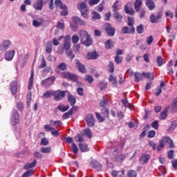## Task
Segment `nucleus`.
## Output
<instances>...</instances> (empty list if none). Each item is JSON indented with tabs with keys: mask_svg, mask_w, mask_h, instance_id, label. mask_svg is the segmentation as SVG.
<instances>
[{
	"mask_svg": "<svg viewBox=\"0 0 177 177\" xmlns=\"http://www.w3.org/2000/svg\"><path fill=\"white\" fill-rule=\"evenodd\" d=\"M142 5V0H135L134 2V9L131 7H128V4L124 6V12L125 14H128L131 16H135L136 12H139L140 11V19H142L145 17L146 11L145 9H141V6Z\"/></svg>",
	"mask_w": 177,
	"mask_h": 177,
	"instance_id": "1",
	"label": "nucleus"
},
{
	"mask_svg": "<svg viewBox=\"0 0 177 177\" xmlns=\"http://www.w3.org/2000/svg\"><path fill=\"white\" fill-rule=\"evenodd\" d=\"M79 37H80V42L82 45L88 47L93 45V39L87 32V30L79 31Z\"/></svg>",
	"mask_w": 177,
	"mask_h": 177,
	"instance_id": "2",
	"label": "nucleus"
},
{
	"mask_svg": "<svg viewBox=\"0 0 177 177\" xmlns=\"http://www.w3.org/2000/svg\"><path fill=\"white\" fill-rule=\"evenodd\" d=\"M166 145H169V149H174L176 147L175 144L171 138L169 137H163L160 140L159 145L156 147L158 151H161L162 148H165Z\"/></svg>",
	"mask_w": 177,
	"mask_h": 177,
	"instance_id": "3",
	"label": "nucleus"
},
{
	"mask_svg": "<svg viewBox=\"0 0 177 177\" xmlns=\"http://www.w3.org/2000/svg\"><path fill=\"white\" fill-rule=\"evenodd\" d=\"M78 10H80L81 15L83 18L87 19L88 18L89 9L84 2L78 4Z\"/></svg>",
	"mask_w": 177,
	"mask_h": 177,
	"instance_id": "4",
	"label": "nucleus"
},
{
	"mask_svg": "<svg viewBox=\"0 0 177 177\" xmlns=\"http://www.w3.org/2000/svg\"><path fill=\"white\" fill-rule=\"evenodd\" d=\"M62 77L66 80H69L73 82H77L79 77L75 73H71L68 71L62 72L60 74Z\"/></svg>",
	"mask_w": 177,
	"mask_h": 177,
	"instance_id": "5",
	"label": "nucleus"
},
{
	"mask_svg": "<svg viewBox=\"0 0 177 177\" xmlns=\"http://www.w3.org/2000/svg\"><path fill=\"white\" fill-rule=\"evenodd\" d=\"M20 116L18 111L14 109L11 113V124L12 127H16L19 124Z\"/></svg>",
	"mask_w": 177,
	"mask_h": 177,
	"instance_id": "6",
	"label": "nucleus"
},
{
	"mask_svg": "<svg viewBox=\"0 0 177 177\" xmlns=\"http://www.w3.org/2000/svg\"><path fill=\"white\" fill-rule=\"evenodd\" d=\"M55 80H56V77H55L54 76L48 77L42 81L41 85H42V86H44V88H48L54 84Z\"/></svg>",
	"mask_w": 177,
	"mask_h": 177,
	"instance_id": "7",
	"label": "nucleus"
},
{
	"mask_svg": "<svg viewBox=\"0 0 177 177\" xmlns=\"http://www.w3.org/2000/svg\"><path fill=\"white\" fill-rule=\"evenodd\" d=\"M68 91H60L57 90L54 93V99L56 101H61L66 96V93H68Z\"/></svg>",
	"mask_w": 177,
	"mask_h": 177,
	"instance_id": "8",
	"label": "nucleus"
},
{
	"mask_svg": "<svg viewBox=\"0 0 177 177\" xmlns=\"http://www.w3.org/2000/svg\"><path fill=\"white\" fill-rule=\"evenodd\" d=\"M162 17V12L159 11L158 12V15L155 16L154 15H150V22L152 24H156V23H160V19Z\"/></svg>",
	"mask_w": 177,
	"mask_h": 177,
	"instance_id": "9",
	"label": "nucleus"
},
{
	"mask_svg": "<svg viewBox=\"0 0 177 177\" xmlns=\"http://www.w3.org/2000/svg\"><path fill=\"white\" fill-rule=\"evenodd\" d=\"M86 122L87 127H93L95 126V118H93L92 114L88 113L86 115Z\"/></svg>",
	"mask_w": 177,
	"mask_h": 177,
	"instance_id": "10",
	"label": "nucleus"
},
{
	"mask_svg": "<svg viewBox=\"0 0 177 177\" xmlns=\"http://www.w3.org/2000/svg\"><path fill=\"white\" fill-rule=\"evenodd\" d=\"M75 67H77L78 71L82 74L87 73V70H86L85 65L82 64L77 59H75Z\"/></svg>",
	"mask_w": 177,
	"mask_h": 177,
	"instance_id": "11",
	"label": "nucleus"
},
{
	"mask_svg": "<svg viewBox=\"0 0 177 177\" xmlns=\"http://www.w3.org/2000/svg\"><path fill=\"white\" fill-rule=\"evenodd\" d=\"M150 159V155L147 153H141L140 156L139 157V162L141 165L147 164Z\"/></svg>",
	"mask_w": 177,
	"mask_h": 177,
	"instance_id": "12",
	"label": "nucleus"
},
{
	"mask_svg": "<svg viewBox=\"0 0 177 177\" xmlns=\"http://www.w3.org/2000/svg\"><path fill=\"white\" fill-rule=\"evenodd\" d=\"M18 82L14 80L10 84V91H11L13 95H15L18 91Z\"/></svg>",
	"mask_w": 177,
	"mask_h": 177,
	"instance_id": "13",
	"label": "nucleus"
},
{
	"mask_svg": "<svg viewBox=\"0 0 177 177\" xmlns=\"http://www.w3.org/2000/svg\"><path fill=\"white\" fill-rule=\"evenodd\" d=\"M106 25L107 26L105 28V32L108 36L112 37L115 35V29L112 28L110 24L106 23Z\"/></svg>",
	"mask_w": 177,
	"mask_h": 177,
	"instance_id": "14",
	"label": "nucleus"
},
{
	"mask_svg": "<svg viewBox=\"0 0 177 177\" xmlns=\"http://www.w3.org/2000/svg\"><path fill=\"white\" fill-rule=\"evenodd\" d=\"M121 32L124 34L133 35L135 33V28L134 26H129V28L125 26L124 28H122Z\"/></svg>",
	"mask_w": 177,
	"mask_h": 177,
	"instance_id": "15",
	"label": "nucleus"
},
{
	"mask_svg": "<svg viewBox=\"0 0 177 177\" xmlns=\"http://www.w3.org/2000/svg\"><path fill=\"white\" fill-rule=\"evenodd\" d=\"M67 93H68L67 100H68V102H69V104H70V106H75L76 97L75 96H73L71 93H70L69 92H67Z\"/></svg>",
	"mask_w": 177,
	"mask_h": 177,
	"instance_id": "16",
	"label": "nucleus"
},
{
	"mask_svg": "<svg viewBox=\"0 0 177 177\" xmlns=\"http://www.w3.org/2000/svg\"><path fill=\"white\" fill-rule=\"evenodd\" d=\"M43 5V0H37L35 3H33L32 7L36 10H42Z\"/></svg>",
	"mask_w": 177,
	"mask_h": 177,
	"instance_id": "17",
	"label": "nucleus"
},
{
	"mask_svg": "<svg viewBox=\"0 0 177 177\" xmlns=\"http://www.w3.org/2000/svg\"><path fill=\"white\" fill-rule=\"evenodd\" d=\"M99 57V54L95 51L90 52L86 54V59L88 60H95Z\"/></svg>",
	"mask_w": 177,
	"mask_h": 177,
	"instance_id": "18",
	"label": "nucleus"
},
{
	"mask_svg": "<svg viewBox=\"0 0 177 177\" xmlns=\"http://www.w3.org/2000/svg\"><path fill=\"white\" fill-rule=\"evenodd\" d=\"M72 21H73L75 24L80 26H84L86 25L85 21L82 20L81 18L78 17H73V18H72Z\"/></svg>",
	"mask_w": 177,
	"mask_h": 177,
	"instance_id": "19",
	"label": "nucleus"
},
{
	"mask_svg": "<svg viewBox=\"0 0 177 177\" xmlns=\"http://www.w3.org/2000/svg\"><path fill=\"white\" fill-rule=\"evenodd\" d=\"M90 164L93 168L96 169L97 171H100L102 169V165H101L96 160H93L90 162Z\"/></svg>",
	"mask_w": 177,
	"mask_h": 177,
	"instance_id": "20",
	"label": "nucleus"
},
{
	"mask_svg": "<svg viewBox=\"0 0 177 177\" xmlns=\"http://www.w3.org/2000/svg\"><path fill=\"white\" fill-rule=\"evenodd\" d=\"M10 45L11 41L10 40H4L1 44V49L2 50L6 51L9 48V46H10Z\"/></svg>",
	"mask_w": 177,
	"mask_h": 177,
	"instance_id": "21",
	"label": "nucleus"
},
{
	"mask_svg": "<svg viewBox=\"0 0 177 177\" xmlns=\"http://www.w3.org/2000/svg\"><path fill=\"white\" fill-rule=\"evenodd\" d=\"M145 4L149 10H153L156 8V5L153 0H146Z\"/></svg>",
	"mask_w": 177,
	"mask_h": 177,
	"instance_id": "22",
	"label": "nucleus"
},
{
	"mask_svg": "<svg viewBox=\"0 0 177 177\" xmlns=\"http://www.w3.org/2000/svg\"><path fill=\"white\" fill-rule=\"evenodd\" d=\"M15 51L12 50V51H8L6 53L5 58L7 61L10 62L12 61L13 57L15 56Z\"/></svg>",
	"mask_w": 177,
	"mask_h": 177,
	"instance_id": "23",
	"label": "nucleus"
},
{
	"mask_svg": "<svg viewBox=\"0 0 177 177\" xmlns=\"http://www.w3.org/2000/svg\"><path fill=\"white\" fill-rule=\"evenodd\" d=\"M37 160L35 159L33 160L32 162H31V163H26L24 166V169L28 170L30 168H34L37 165Z\"/></svg>",
	"mask_w": 177,
	"mask_h": 177,
	"instance_id": "24",
	"label": "nucleus"
},
{
	"mask_svg": "<svg viewBox=\"0 0 177 177\" xmlns=\"http://www.w3.org/2000/svg\"><path fill=\"white\" fill-rule=\"evenodd\" d=\"M102 115H104L106 120L110 119V111L106 106H104V108H102L101 109Z\"/></svg>",
	"mask_w": 177,
	"mask_h": 177,
	"instance_id": "25",
	"label": "nucleus"
},
{
	"mask_svg": "<svg viewBox=\"0 0 177 177\" xmlns=\"http://www.w3.org/2000/svg\"><path fill=\"white\" fill-rule=\"evenodd\" d=\"M78 147H79V149H80L82 153H86L89 151V148L87 144L79 143Z\"/></svg>",
	"mask_w": 177,
	"mask_h": 177,
	"instance_id": "26",
	"label": "nucleus"
},
{
	"mask_svg": "<svg viewBox=\"0 0 177 177\" xmlns=\"http://www.w3.org/2000/svg\"><path fill=\"white\" fill-rule=\"evenodd\" d=\"M85 134L83 133L82 132L79 133L77 136L74 137V139L75 140V142H84V137Z\"/></svg>",
	"mask_w": 177,
	"mask_h": 177,
	"instance_id": "27",
	"label": "nucleus"
},
{
	"mask_svg": "<svg viewBox=\"0 0 177 177\" xmlns=\"http://www.w3.org/2000/svg\"><path fill=\"white\" fill-rule=\"evenodd\" d=\"M125 159H126V153H121V154L117 155V156L115 157L116 162L120 164H122Z\"/></svg>",
	"mask_w": 177,
	"mask_h": 177,
	"instance_id": "28",
	"label": "nucleus"
},
{
	"mask_svg": "<svg viewBox=\"0 0 177 177\" xmlns=\"http://www.w3.org/2000/svg\"><path fill=\"white\" fill-rule=\"evenodd\" d=\"M33 84H34V72L31 73L30 77H29L28 80V89L31 90L33 88Z\"/></svg>",
	"mask_w": 177,
	"mask_h": 177,
	"instance_id": "29",
	"label": "nucleus"
},
{
	"mask_svg": "<svg viewBox=\"0 0 177 177\" xmlns=\"http://www.w3.org/2000/svg\"><path fill=\"white\" fill-rule=\"evenodd\" d=\"M109 81L110 83L113 84V86L116 87L117 86V77L114 76V75H109Z\"/></svg>",
	"mask_w": 177,
	"mask_h": 177,
	"instance_id": "30",
	"label": "nucleus"
},
{
	"mask_svg": "<svg viewBox=\"0 0 177 177\" xmlns=\"http://www.w3.org/2000/svg\"><path fill=\"white\" fill-rule=\"evenodd\" d=\"M71 47V44L70 43V41L68 38L64 39V49L66 50V51L70 50V48Z\"/></svg>",
	"mask_w": 177,
	"mask_h": 177,
	"instance_id": "31",
	"label": "nucleus"
},
{
	"mask_svg": "<svg viewBox=\"0 0 177 177\" xmlns=\"http://www.w3.org/2000/svg\"><path fill=\"white\" fill-rule=\"evenodd\" d=\"M56 68L59 71H67L68 65L65 62H62L58 64V66H57V67H56Z\"/></svg>",
	"mask_w": 177,
	"mask_h": 177,
	"instance_id": "32",
	"label": "nucleus"
},
{
	"mask_svg": "<svg viewBox=\"0 0 177 177\" xmlns=\"http://www.w3.org/2000/svg\"><path fill=\"white\" fill-rule=\"evenodd\" d=\"M142 76L144 77H146L147 80H153L154 79V73H146V72H142Z\"/></svg>",
	"mask_w": 177,
	"mask_h": 177,
	"instance_id": "33",
	"label": "nucleus"
},
{
	"mask_svg": "<svg viewBox=\"0 0 177 177\" xmlns=\"http://www.w3.org/2000/svg\"><path fill=\"white\" fill-rule=\"evenodd\" d=\"M43 23H44L43 19L39 18V21H37V20L32 21V26H33V27H37V28L41 27V25L43 24Z\"/></svg>",
	"mask_w": 177,
	"mask_h": 177,
	"instance_id": "34",
	"label": "nucleus"
},
{
	"mask_svg": "<svg viewBox=\"0 0 177 177\" xmlns=\"http://www.w3.org/2000/svg\"><path fill=\"white\" fill-rule=\"evenodd\" d=\"M177 127V122L176 120L171 122V125L169 129H167V131L169 132H173L175 131V129Z\"/></svg>",
	"mask_w": 177,
	"mask_h": 177,
	"instance_id": "35",
	"label": "nucleus"
},
{
	"mask_svg": "<svg viewBox=\"0 0 177 177\" xmlns=\"http://www.w3.org/2000/svg\"><path fill=\"white\" fill-rule=\"evenodd\" d=\"M168 116V108L164 109L161 113H160V120H165Z\"/></svg>",
	"mask_w": 177,
	"mask_h": 177,
	"instance_id": "36",
	"label": "nucleus"
},
{
	"mask_svg": "<svg viewBox=\"0 0 177 177\" xmlns=\"http://www.w3.org/2000/svg\"><path fill=\"white\" fill-rule=\"evenodd\" d=\"M97 88H100L102 91L106 88L107 83L104 81H101L97 84Z\"/></svg>",
	"mask_w": 177,
	"mask_h": 177,
	"instance_id": "37",
	"label": "nucleus"
},
{
	"mask_svg": "<svg viewBox=\"0 0 177 177\" xmlns=\"http://www.w3.org/2000/svg\"><path fill=\"white\" fill-rule=\"evenodd\" d=\"M55 5L56 7H58L60 9H66V8L67 7L66 5L63 4L61 0H55Z\"/></svg>",
	"mask_w": 177,
	"mask_h": 177,
	"instance_id": "38",
	"label": "nucleus"
},
{
	"mask_svg": "<svg viewBox=\"0 0 177 177\" xmlns=\"http://www.w3.org/2000/svg\"><path fill=\"white\" fill-rule=\"evenodd\" d=\"M134 77H135V82L136 83H138L139 82H140V80H142V77H143V75L140 73H135L134 74Z\"/></svg>",
	"mask_w": 177,
	"mask_h": 177,
	"instance_id": "39",
	"label": "nucleus"
},
{
	"mask_svg": "<svg viewBox=\"0 0 177 177\" xmlns=\"http://www.w3.org/2000/svg\"><path fill=\"white\" fill-rule=\"evenodd\" d=\"M95 115L96 116V118L100 122H103L104 121H106V117L102 116L100 114L99 112H95Z\"/></svg>",
	"mask_w": 177,
	"mask_h": 177,
	"instance_id": "40",
	"label": "nucleus"
},
{
	"mask_svg": "<svg viewBox=\"0 0 177 177\" xmlns=\"http://www.w3.org/2000/svg\"><path fill=\"white\" fill-rule=\"evenodd\" d=\"M41 153H50L51 152V147H41Z\"/></svg>",
	"mask_w": 177,
	"mask_h": 177,
	"instance_id": "41",
	"label": "nucleus"
},
{
	"mask_svg": "<svg viewBox=\"0 0 177 177\" xmlns=\"http://www.w3.org/2000/svg\"><path fill=\"white\" fill-rule=\"evenodd\" d=\"M69 108H70L69 105L65 106L63 104H60L57 106V109L62 112L67 111L69 109Z\"/></svg>",
	"mask_w": 177,
	"mask_h": 177,
	"instance_id": "42",
	"label": "nucleus"
},
{
	"mask_svg": "<svg viewBox=\"0 0 177 177\" xmlns=\"http://www.w3.org/2000/svg\"><path fill=\"white\" fill-rule=\"evenodd\" d=\"M104 45L106 49H111L113 47H114V44L111 39L106 40Z\"/></svg>",
	"mask_w": 177,
	"mask_h": 177,
	"instance_id": "43",
	"label": "nucleus"
},
{
	"mask_svg": "<svg viewBox=\"0 0 177 177\" xmlns=\"http://www.w3.org/2000/svg\"><path fill=\"white\" fill-rule=\"evenodd\" d=\"M156 63L158 64V67H161L165 62L161 56H158V57H156Z\"/></svg>",
	"mask_w": 177,
	"mask_h": 177,
	"instance_id": "44",
	"label": "nucleus"
},
{
	"mask_svg": "<svg viewBox=\"0 0 177 177\" xmlns=\"http://www.w3.org/2000/svg\"><path fill=\"white\" fill-rule=\"evenodd\" d=\"M171 109L173 111H177V97H175L173 100V102H171Z\"/></svg>",
	"mask_w": 177,
	"mask_h": 177,
	"instance_id": "45",
	"label": "nucleus"
},
{
	"mask_svg": "<svg viewBox=\"0 0 177 177\" xmlns=\"http://www.w3.org/2000/svg\"><path fill=\"white\" fill-rule=\"evenodd\" d=\"M83 132H84V135L87 136L89 139H91L93 137V133L91 131V129H86L83 130Z\"/></svg>",
	"mask_w": 177,
	"mask_h": 177,
	"instance_id": "46",
	"label": "nucleus"
},
{
	"mask_svg": "<svg viewBox=\"0 0 177 177\" xmlns=\"http://www.w3.org/2000/svg\"><path fill=\"white\" fill-rule=\"evenodd\" d=\"M136 32L138 34H142L145 32V26L142 24H140L136 26Z\"/></svg>",
	"mask_w": 177,
	"mask_h": 177,
	"instance_id": "47",
	"label": "nucleus"
},
{
	"mask_svg": "<svg viewBox=\"0 0 177 177\" xmlns=\"http://www.w3.org/2000/svg\"><path fill=\"white\" fill-rule=\"evenodd\" d=\"M66 55L71 61L75 57V55H74L73 51L71 50H66Z\"/></svg>",
	"mask_w": 177,
	"mask_h": 177,
	"instance_id": "48",
	"label": "nucleus"
},
{
	"mask_svg": "<svg viewBox=\"0 0 177 177\" xmlns=\"http://www.w3.org/2000/svg\"><path fill=\"white\" fill-rule=\"evenodd\" d=\"M34 174L33 169H29L27 171L24 172L21 177H31Z\"/></svg>",
	"mask_w": 177,
	"mask_h": 177,
	"instance_id": "49",
	"label": "nucleus"
},
{
	"mask_svg": "<svg viewBox=\"0 0 177 177\" xmlns=\"http://www.w3.org/2000/svg\"><path fill=\"white\" fill-rule=\"evenodd\" d=\"M113 17H115V20H117L118 22H122V20L123 19V17L122 15H120L119 12H115L113 14Z\"/></svg>",
	"mask_w": 177,
	"mask_h": 177,
	"instance_id": "50",
	"label": "nucleus"
},
{
	"mask_svg": "<svg viewBox=\"0 0 177 177\" xmlns=\"http://www.w3.org/2000/svg\"><path fill=\"white\" fill-rule=\"evenodd\" d=\"M71 150L73 153L75 155L78 153V147L75 143L72 142L71 143Z\"/></svg>",
	"mask_w": 177,
	"mask_h": 177,
	"instance_id": "51",
	"label": "nucleus"
},
{
	"mask_svg": "<svg viewBox=\"0 0 177 177\" xmlns=\"http://www.w3.org/2000/svg\"><path fill=\"white\" fill-rule=\"evenodd\" d=\"M108 104H109V101L106 100L104 97H102V100L100 104V107H102V109H104V107H106L105 106H106Z\"/></svg>",
	"mask_w": 177,
	"mask_h": 177,
	"instance_id": "52",
	"label": "nucleus"
},
{
	"mask_svg": "<svg viewBox=\"0 0 177 177\" xmlns=\"http://www.w3.org/2000/svg\"><path fill=\"white\" fill-rule=\"evenodd\" d=\"M104 1H102L100 3V4L98 5V6L96 7V10H97V12H102V11L104 10Z\"/></svg>",
	"mask_w": 177,
	"mask_h": 177,
	"instance_id": "53",
	"label": "nucleus"
},
{
	"mask_svg": "<svg viewBox=\"0 0 177 177\" xmlns=\"http://www.w3.org/2000/svg\"><path fill=\"white\" fill-rule=\"evenodd\" d=\"M127 21H128L127 25H128L129 27H132V26H133V25H134V24H135L134 18H133V17H129L127 18Z\"/></svg>",
	"mask_w": 177,
	"mask_h": 177,
	"instance_id": "54",
	"label": "nucleus"
},
{
	"mask_svg": "<svg viewBox=\"0 0 177 177\" xmlns=\"http://www.w3.org/2000/svg\"><path fill=\"white\" fill-rule=\"evenodd\" d=\"M72 43L76 44L80 41V37L77 35H73L71 37Z\"/></svg>",
	"mask_w": 177,
	"mask_h": 177,
	"instance_id": "55",
	"label": "nucleus"
},
{
	"mask_svg": "<svg viewBox=\"0 0 177 177\" xmlns=\"http://www.w3.org/2000/svg\"><path fill=\"white\" fill-rule=\"evenodd\" d=\"M48 145H49V140H47L46 138H43L42 139H41V141H40L41 146H47Z\"/></svg>",
	"mask_w": 177,
	"mask_h": 177,
	"instance_id": "56",
	"label": "nucleus"
},
{
	"mask_svg": "<svg viewBox=\"0 0 177 177\" xmlns=\"http://www.w3.org/2000/svg\"><path fill=\"white\" fill-rule=\"evenodd\" d=\"M128 177H137V172L135 170H129L127 172Z\"/></svg>",
	"mask_w": 177,
	"mask_h": 177,
	"instance_id": "57",
	"label": "nucleus"
},
{
	"mask_svg": "<svg viewBox=\"0 0 177 177\" xmlns=\"http://www.w3.org/2000/svg\"><path fill=\"white\" fill-rule=\"evenodd\" d=\"M92 15H93L92 18L94 20H99L101 18L100 15L98 12H95V11L93 12Z\"/></svg>",
	"mask_w": 177,
	"mask_h": 177,
	"instance_id": "58",
	"label": "nucleus"
},
{
	"mask_svg": "<svg viewBox=\"0 0 177 177\" xmlns=\"http://www.w3.org/2000/svg\"><path fill=\"white\" fill-rule=\"evenodd\" d=\"M84 80L85 81L88 82V84H92L93 82V77L90 75H86Z\"/></svg>",
	"mask_w": 177,
	"mask_h": 177,
	"instance_id": "59",
	"label": "nucleus"
},
{
	"mask_svg": "<svg viewBox=\"0 0 177 177\" xmlns=\"http://www.w3.org/2000/svg\"><path fill=\"white\" fill-rule=\"evenodd\" d=\"M109 71L110 73H114V71H115V66H114V64H113L112 62H109Z\"/></svg>",
	"mask_w": 177,
	"mask_h": 177,
	"instance_id": "60",
	"label": "nucleus"
},
{
	"mask_svg": "<svg viewBox=\"0 0 177 177\" xmlns=\"http://www.w3.org/2000/svg\"><path fill=\"white\" fill-rule=\"evenodd\" d=\"M53 96V93H51L50 91H47L46 93L43 94V97L48 99L50 98Z\"/></svg>",
	"mask_w": 177,
	"mask_h": 177,
	"instance_id": "61",
	"label": "nucleus"
},
{
	"mask_svg": "<svg viewBox=\"0 0 177 177\" xmlns=\"http://www.w3.org/2000/svg\"><path fill=\"white\" fill-rule=\"evenodd\" d=\"M151 127L152 128H153L155 130H158V127H159L158 121V120H155L154 122H152L151 123Z\"/></svg>",
	"mask_w": 177,
	"mask_h": 177,
	"instance_id": "62",
	"label": "nucleus"
},
{
	"mask_svg": "<svg viewBox=\"0 0 177 177\" xmlns=\"http://www.w3.org/2000/svg\"><path fill=\"white\" fill-rule=\"evenodd\" d=\"M17 109L19 111H23L24 106V103L19 102L17 103Z\"/></svg>",
	"mask_w": 177,
	"mask_h": 177,
	"instance_id": "63",
	"label": "nucleus"
},
{
	"mask_svg": "<svg viewBox=\"0 0 177 177\" xmlns=\"http://www.w3.org/2000/svg\"><path fill=\"white\" fill-rule=\"evenodd\" d=\"M33 156H35V158L37 159H41L43 155L39 151H37L35 152V153H33Z\"/></svg>",
	"mask_w": 177,
	"mask_h": 177,
	"instance_id": "64",
	"label": "nucleus"
}]
</instances>
